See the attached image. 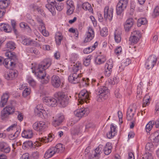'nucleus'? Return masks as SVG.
Masks as SVG:
<instances>
[{
  "instance_id": "nucleus-52",
  "label": "nucleus",
  "mask_w": 159,
  "mask_h": 159,
  "mask_svg": "<svg viewBox=\"0 0 159 159\" xmlns=\"http://www.w3.org/2000/svg\"><path fill=\"white\" fill-rule=\"evenodd\" d=\"M45 112V111L43 110V111L38 109H34V112L36 116H40L42 115H43Z\"/></svg>"
},
{
  "instance_id": "nucleus-39",
  "label": "nucleus",
  "mask_w": 159,
  "mask_h": 159,
  "mask_svg": "<svg viewBox=\"0 0 159 159\" xmlns=\"http://www.w3.org/2000/svg\"><path fill=\"white\" fill-rule=\"evenodd\" d=\"M16 131L15 133L14 134H11L9 135V137L11 139H14L18 136L20 131V129L19 127H18L16 128Z\"/></svg>"
},
{
  "instance_id": "nucleus-1",
  "label": "nucleus",
  "mask_w": 159,
  "mask_h": 159,
  "mask_svg": "<svg viewBox=\"0 0 159 159\" xmlns=\"http://www.w3.org/2000/svg\"><path fill=\"white\" fill-rule=\"evenodd\" d=\"M51 62L50 59H44L39 65L36 71L33 69V67L31 68L32 72L34 73L38 78L41 79V82L42 84H47L49 81V77L46 75L45 70L50 66Z\"/></svg>"
},
{
  "instance_id": "nucleus-18",
  "label": "nucleus",
  "mask_w": 159,
  "mask_h": 159,
  "mask_svg": "<svg viewBox=\"0 0 159 159\" xmlns=\"http://www.w3.org/2000/svg\"><path fill=\"white\" fill-rule=\"evenodd\" d=\"M51 83L54 88H59L61 84V81L59 77L57 75L52 76L51 78Z\"/></svg>"
},
{
  "instance_id": "nucleus-10",
  "label": "nucleus",
  "mask_w": 159,
  "mask_h": 159,
  "mask_svg": "<svg viewBox=\"0 0 159 159\" xmlns=\"http://www.w3.org/2000/svg\"><path fill=\"white\" fill-rule=\"evenodd\" d=\"M157 60V58L154 55L149 56L145 64L146 68L148 70L152 69L156 63Z\"/></svg>"
},
{
  "instance_id": "nucleus-51",
  "label": "nucleus",
  "mask_w": 159,
  "mask_h": 159,
  "mask_svg": "<svg viewBox=\"0 0 159 159\" xmlns=\"http://www.w3.org/2000/svg\"><path fill=\"white\" fill-rule=\"evenodd\" d=\"M159 15V7L157 6L154 8L153 10V13L152 14V16L154 17L156 16Z\"/></svg>"
},
{
  "instance_id": "nucleus-46",
  "label": "nucleus",
  "mask_w": 159,
  "mask_h": 159,
  "mask_svg": "<svg viewBox=\"0 0 159 159\" xmlns=\"http://www.w3.org/2000/svg\"><path fill=\"white\" fill-rule=\"evenodd\" d=\"M131 34L134 35L136 38L137 37V38L139 39L141 38L142 36L141 33L138 30H134L131 33Z\"/></svg>"
},
{
  "instance_id": "nucleus-54",
  "label": "nucleus",
  "mask_w": 159,
  "mask_h": 159,
  "mask_svg": "<svg viewBox=\"0 0 159 159\" xmlns=\"http://www.w3.org/2000/svg\"><path fill=\"white\" fill-rule=\"evenodd\" d=\"M30 89L28 88H25L22 93V95L23 97H25L29 95L30 93Z\"/></svg>"
},
{
  "instance_id": "nucleus-2",
  "label": "nucleus",
  "mask_w": 159,
  "mask_h": 159,
  "mask_svg": "<svg viewBox=\"0 0 159 159\" xmlns=\"http://www.w3.org/2000/svg\"><path fill=\"white\" fill-rule=\"evenodd\" d=\"M81 65L77 64L73 62V64L71 65L70 68L74 72V73L70 75L68 77V80L69 82L71 83L76 84L78 83H82L83 85H88V82L89 81L88 78H81V75L77 74V72L80 68Z\"/></svg>"
},
{
  "instance_id": "nucleus-4",
  "label": "nucleus",
  "mask_w": 159,
  "mask_h": 159,
  "mask_svg": "<svg viewBox=\"0 0 159 159\" xmlns=\"http://www.w3.org/2000/svg\"><path fill=\"white\" fill-rule=\"evenodd\" d=\"M64 149V148L62 144H58L55 147H51L48 149L45 152L44 157L46 159L49 158L53 156L56 153L61 152Z\"/></svg>"
},
{
  "instance_id": "nucleus-13",
  "label": "nucleus",
  "mask_w": 159,
  "mask_h": 159,
  "mask_svg": "<svg viewBox=\"0 0 159 159\" xmlns=\"http://www.w3.org/2000/svg\"><path fill=\"white\" fill-rule=\"evenodd\" d=\"M48 3L45 5V7L50 11L52 15H55L56 13L55 11V4L57 3L56 0H47Z\"/></svg>"
},
{
  "instance_id": "nucleus-33",
  "label": "nucleus",
  "mask_w": 159,
  "mask_h": 159,
  "mask_svg": "<svg viewBox=\"0 0 159 159\" xmlns=\"http://www.w3.org/2000/svg\"><path fill=\"white\" fill-rule=\"evenodd\" d=\"M151 139L153 142L159 143V134L156 132L153 134L151 135L150 136Z\"/></svg>"
},
{
  "instance_id": "nucleus-48",
  "label": "nucleus",
  "mask_w": 159,
  "mask_h": 159,
  "mask_svg": "<svg viewBox=\"0 0 159 159\" xmlns=\"http://www.w3.org/2000/svg\"><path fill=\"white\" fill-rule=\"evenodd\" d=\"M108 30L106 27H104L100 30V34L102 36H106L108 34Z\"/></svg>"
},
{
  "instance_id": "nucleus-44",
  "label": "nucleus",
  "mask_w": 159,
  "mask_h": 159,
  "mask_svg": "<svg viewBox=\"0 0 159 159\" xmlns=\"http://www.w3.org/2000/svg\"><path fill=\"white\" fill-rule=\"evenodd\" d=\"M135 37L134 35H132L131 34V36L129 38V41L131 43V44L132 45H134L138 43L139 40V39Z\"/></svg>"
},
{
  "instance_id": "nucleus-24",
  "label": "nucleus",
  "mask_w": 159,
  "mask_h": 159,
  "mask_svg": "<svg viewBox=\"0 0 159 159\" xmlns=\"http://www.w3.org/2000/svg\"><path fill=\"white\" fill-rule=\"evenodd\" d=\"M15 103V101H12L11 102L10 105H8L4 108L10 115L14 112L15 110L14 106H15L14 104Z\"/></svg>"
},
{
  "instance_id": "nucleus-36",
  "label": "nucleus",
  "mask_w": 159,
  "mask_h": 159,
  "mask_svg": "<svg viewBox=\"0 0 159 159\" xmlns=\"http://www.w3.org/2000/svg\"><path fill=\"white\" fill-rule=\"evenodd\" d=\"M8 71L10 74L11 80L14 79L17 77L18 72L16 70L14 69H10Z\"/></svg>"
},
{
  "instance_id": "nucleus-37",
  "label": "nucleus",
  "mask_w": 159,
  "mask_h": 159,
  "mask_svg": "<svg viewBox=\"0 0 159 159\" xmlns=\"http://www.w3.org/2000/svg\"><path fill=\"white\" fill-rule=\"evenodd\" d=\"M150 98L148 95H146L144 97L142 104L143 107H145L150 103Z\"/></svg>"
},
{
  "instance_id": "nucleus-58",
  "label": "nucleus",
  "mask_w": 159,
  "mask_h": 159,
  "mask_svg": "<svg viewBox=\"0 0 159 159\" xmlns=\"http://www.w3.org/2000/svg\"><path fill=\"white\" fill-rule=\"evenodd\" d=\"M122 51V48L121 47H117L115 50V53L117 56L119 55Z\"/></svg>"
},
{
  "instance_id": "nucleus-40",
  "label": "nucleus",
  "mask_w": 159,
  "mask_h": 159,
  "mask_svg": "<svg viewBox=\"0 0 159 159\" xmlns=\"http://www.w3.org/2000/svg\"><path fill=\"white\" fill-rule=\"evenodd\" d=\"M114 36L115 41L116 43H119L121 41V37L120 33L116 30L115 32Z\"/></svg>"
},
{
  "instance_id": "nucleus-19",
  "label": "nucleus",
  "mask_w": 159,
  "mask_h": 159,
  "mask_svg": "<svg viewBox=\"0 0 159 159\" xmlns=\"http://www.w3.org/2000/svg\"><path fill=\"white\" fill-rule=\"evenodd\" d=\"M86 37L84 40V43L90 41L94 37V32L92 27H89L88 32L86 34Z\"/></svg>"
},
{
  "instance_id": "nucleus-45",
  "label": "nucleus",
  "mask_w": 159,
  "mask_h": 159,
  "mask_svg": "<svg viewBox=\"0 0 159 159\" xmlns=\"http://www.w3.org/2000/svg\"><path fill=\"white\" fill-rule=\"evenodd\" d=\"M154 124H155V122L154 121H150L149 122L146 126V129L147 132L151 130Z\"/></svg>"
},
{
  "instance_id": "nucleus-5",
  "label": "nucleus",
  "mask_w": 159,
  "mask_h": 159,
  "mask_svg": "<svg viewBox=\"0 0 159 159\" xmlns=\"http://www.w3.org/2000/svg\"><path fill=\"white\" fill-rule=\"evenodd\" d=\"M55 97L57 99L58 103L62 107H66L69 103V98L63 92H58L54 94Z\"/></svg>"
},
{
  "instance_id": "nucleus-25",
  "label": "nucleus",
  "mask_w": 159,
  "mask_h": 159,
  "mask_svg": "<svg viewBox=\"0 0 159 159\" xmlns=\"http://www.w3.org/2000/svg\"><path fill=\"white\" fill-rule=\"evenodd\" d=\"M9 95L8 93H5L3 94L1 98L0 103V106L1 107H3L6 104Z\"/></svg>"
},
{
  "instance_id": "nucleus-16",
  "label": "nucleus",
  "mask_w": 159,
  "mask_h": 159,
  "mask_svg": "<svg viewBox=\"0 0 159 159\" xmlns=\"http://www.w3.org/2000/svg\"><path fill=\"white\" fill-rule=\"evenodd\" d=\"M113 66V62L111 59L107 61L105 65V74L106 76H109L112 71V68Z\"/></svg>"
},
{
  "instance_id": "nucleus-56",
  "label": "nucleus",
  "mask_w": 159,
  "mask_h": 159,
  "mask_svg": "<svg viewBox=\"0 0 159 159\" xmlns=\"http://www.w3.org/2000/svg\"><path fill=\"white\" fill-rule=\"evenodd\" d=\"M55 7L56 9L59 11H61L63 7V6L62 5H61V4H58L57 2L55 4Z\"/></svg>"
},
{
  "instance_id": "nucleus-22",
  "label": "nucleus",
  "mask_w": 159,
  "mask_h": 159,
  "mask_svg": "<svg viewBox=\"0 0 159 159\" xmlns=\"http://www.w3.org/2000/svg\"><path fill=\"white\" fill-rule=\"evenodd\" d=\"M0 150L5 153H7L10 151V148L8 145L6 143H0Z\"/></svg>"
},
{
  "instance_id": "nucleus-7",
  "label": "nucleus",
  "mask_w": 159,
  "mask_h": 159,
  "mask_svg": "<svg viewBox=\"0 0 159 159\" xmlns=\"http://www.w3.org/2000/svg\"><path fill=\"white\" fill-rule=\"evenodd\" d=\"M79 102L82 104L84 102L86 103L89 102L90 99L89 93L85 89L81 91L78 94Z\"/></svg>"
},
{
  "instance_id": "nucleus-38",
  "label": "nucleus",
  "mask_w": 159,
  "mask_h": 159,
  "mask_svg": "<svg viewBox=\"0 0 159 159\" xmlns=\"http://www.w3.org/2000/svg\"><path fill=\"white\" fill-rule=\"evenodd\" d=\"M147 23L146 18H142L139 19L137 22V25L138 27H140L142 25H145Z\"/></svg>"
},
{
  "instance_id": "nucleus-62",
  "label": "nucleus",
  "mask_w": 159,
  "mask_h": 159,
  "mask_svg": "<svg viewBox=\"0 0 159 159\" xmlns=\"http://www.w3.org/2000/svg\"><path fill=\"white\" fill-rule=\"evenodd\" d=\"M4 77L5 79L7 80H11L10 76V74L9 71H7L5 72L4 74Z\"/></svg>"
},
{
  "instance_id": "nucleus-57",
  "label": "nucleus",
  "mask_w": 159,
  "mask_h": 159,
  "mask_svg": "<svg viewBox=\"0 0 159 159\" xmlns=\"http://www.w3.org/2000/svg\"><path fill=\"white\" fill-rule=\"evenodd\" d=\"M67 8L75 7L73 2L71 0H68L66 2Z\"/></svg>"
},
{
  "instance_id": "nucleus-17",
  "label": "nucleus",
  "mask_w": 159,
  "mask_h": 159,
  "mask_svg": "<svg viewBox=\"0 0 159 159\" xmlns=\"http://www.w3.org/2000/svg\"><path fill=\"white\" fill-rule=\"evenodd\" d=\"M134 23V21L132 18L128 19L124 24V29L126 32L130 31Z\"/></svg>"
},
{
  "instance_id": "nucleus-34",
  "label": "nucleus",
  "mask_w": 159,
  "mask_h": 159,
  "mask_svg": "<svg viewBox=\"0 0 159 159\" xmlns=\"http://www.w3.org/2000/svg\"><path fill=\"white\" fill-rule=\"evenodd\" d=\"M63 39V36L61 33L58 32L57 33L55 36V41L57 44L58 45L61 44V41Z\"/></svg>"
},
{
  "instance_id": "nucleus-15",
  "label": "nucleus",
  "mask_w": 159,
  "mask_h": 159,
  "mask_svg": "<svg viewBox=\"0 0 159 159\" xmlns=\"http://www.w3.org/2000/svg\"><path fill=\"white\" fill-rule=\"evenodd\" d=\"M53 121L52 122L53 125L55 127L60 125L63 121L64 117L61 114H58L56 116L53 117Z\"/></svg>"
},
{
  "instance_id": "nucleus-43",
  "label": "nucleus",
  "mask_w": 159,
  "mask_h": 159,
  "mask_svg": "<svg viewBox=\"0 0 159 159\" xmlns=\"http://www.w3.org/2000/svg\"><path fill=\"white\" fill-rule=\"evenodd\" d=\"M7 47L8 50H13L16 48V44L14 42L10 41L7 43Z\"/></svg>"
},
{
  "instance_id": "nucleus-31",
  "label": "nucleus",
  "mask_w": 159,
  "mask_h": 159,
  "mask_svg": "<svg viewBox=\"0 0 159 159\" xmlns=\"http://www.w3.org/2000/svg\"><path fill=\"white\" fill-rule=\"evenodd\" d=\"M134 113L133 112V109L131 108L128 110L126 113V118L128 120H130L133 119Z\"/></svg>"
},
{
  "instance_id": "nucleus-53",
  "label": "nucleus",
  "mask_w": 159,
  "mask_h": 159,
  "mask_svg": "<svg viewBox=\"0 0 159 159\" xmlns=\"http://www.w3.org/2000/svg\"><path fill=\"white\" fill-rule=\"evenodd\" d=\"M80 129L79 126L75 128H73L72 129L71 133L73 134H78L80 132Z\"/></svg>"
},
{
  "instance_id": "nucleus-49",
  "label": "nucleus",
  "mask_w": 159,
  "mask_h": 159,
  "mask_svg": "<svg viewBox=\"0 0 159 159\" xmlns=\"http://www.w3.org/2000/svg\"><path fill=\"white\" fill-rule=\"evenodd\" d=\"M27 80L28 83L32 87H34L36 85V82L33 78L29 77L28 79Z\"/></svg>"
},
{
  "instance_id": "nucleus-28",
  "label": "nucleus",
  "mask_w": 159,
  "mask_h": 159,
  "mask_svg": "<svg viewBox=\"0 0 159 159\" xmlns=\"http://www.w3.org/2000/svg\"><path fill=\"white\" fill-rule=\"evenodd\" d=\"M112 148L111 144L109 143H107L103 149L104 154L106 155H109L111 152Z\"/></svg>"
},
{
  "instance_id": "nucleus-30",
  "label": "nucleus",
  "mask_w": 159,
  "mask_h": 159,
  "mask_svg": "<svg viewBox=\"0 0 159 159\" xmlns=\"http://www.w3.org/2000/svg\"><path fill=\"white\" fill-rule=\"evenodd\" d=\"M82 8L84 10L88 11L89 12H92L93 11L91 5L87 2H84L83 4Z\"/></svg>"
},
{
  "instance_id": "nucleus-61",
  "label": "nucleus",
  "mask_w": 159,
  "mask_h": 159,
  "mask_svg": "<svg viewBox=\"0 0 159 159\" xmlns=\"http://www.w3.org/2000/svg\"><path fill=\"white\" fill-rule=\"evenodd\" d=\"M153 145L151 143H148L146 146V148L149 150H152V148H153Z\"/></svg>"
},
{
  "instance_id": "nucleus-50",
  "label": "nucleus",
  "mask_w": 159,
  "mask_h": 159,
  "mask_svg": "<svg viewBox=\"0 0 159 159\" xmlns=\"http://www.w3.org/2000/svg\"><path fill=\"white\" fill-rule=\"evenodd\" d=\"M91 56H89L84 60V64L86 66H89L90 62Z\"/></svg>"
},
{
  "instance_id": "nucleus-20",
  "label": "nucleus",
  "mask_w": 159,
  "mask_h": 159,
  "mask_svg": "<svg viewBox=\"0 0 159 159\" xmlns=\"http://www.w3.org/2000/svg\"><path fill=\"white\" fill-rule=\"evenodd\" d=\"M103 147L102 145H99V146L95 149V154L93 155V157L91 158L90 159H98L99 155L102 152Z\"/></svg>"
},
{
  "instance_id": "nucleus-64",
  "label": "nucleus",
  "mask_w": 159,
  "mask_h": 159,
  "mask_svg": "<svg viewBox=\"0 0 159 159\" xmlns=\"http://www.w3.org/2000/svg\"><path fill=\"white\" fill-rule=\"evenodd\" d=\"M37 38H38L36 39V40H37L39 42H44L45 39L43 37L39 35L37 37Z\"/></svg>"
},
{
  "instance_id": "nucleus-63",
  "label": "nucleus",
  "mask_w": 159,
  "mask_h": 159,
  "mask_svg": "<svg viewBox=\"0 0 159 159\" xmlns=\"http://www.w3.org/2000/svg\"><path fill=\"white\" fill-rule=\"evenodd\" d=\"M3 31L6 32H10L11 31V28L9 25L7 24V25H6V27H5V28L4 29Z\"/></svg>"
},
{
  "instance_id": "nucleus-9",
  "label": "nucleus",
  "mask_w": 159,
  "mask_h": 159,
  "mask_svg": "<svg viewBox=\"0 0 159 159\" xmlns=\"http://www.w3.org/2000/svg\"><path fill=\"white\" fill-rule=\"evenodd\" d=\"M34 130L40 132H44L48 127L47 124L43 121H39L34 123L33 125Z\"/></svg>"
},
{
  "instance_id": "nucleus-8",
  "label": "nucleus",
  "mask_w": 159,
  "mask_h": 159,
  "mask_svg": "<svg viewBox=\"0 0 159 159\" xmlns=\"http://www.w3.org/2000/svg\"><path fill=\"white\" fill-rule=\"evenodd\" d=\"M128 3V0H120L116 7V12L117 15H120L126 8Z\"/></svg>"
},
{
  "instance_id": "nucleus-42",
  "label": "nucleus",
  "mask_w": 159,
  "mask_h": 159,
  "mask_svg": "<svg viewBox=\"0 0 159 159\" xmlns=\"http://www.w3.org/2000/svg\"><path fill=\"white\" fill-rule=\"evenodd\" d=\"M142 85L143 83L142 82H140L138 86L137 89V97H138L139 98L141 97V95L142 93Z\"/></svg>"
},
{
  "instance_id": "nucleus-6",
  "label": "nucleus",
  "mask_w": 159,
  "mask_h": 159,
  "mask_svg": "<svg viewBox=\"0 0 159 159\" xmlns=\"http://www.w3.org/2000/svg\"><path fill=\"white\" fill-rule=\"evenodd\" d=\"M96 92V93L98 95L97 100L99 102H101L107 98L108 94L109 93V90L107 87L102 86Z\"/></svg>"
},
{
  "instance_id": "nucleus-26",
  "label": "nucleus",
  "mask_w": 159,
  "mask_h": 159,
  "mask_svg": "<svg viewBox=\"0 0 159 159\" xmlns=\"http://www.w3.org/2000/svg\"><path fill=\"white\" fill-rule=\"evenodd\" d=\"M98 44V42H96L92 46H90L84 49L83 50L85 54H88L91 52L95 49Z\"/></svg>"
},
{
  "instance_id": "nucleus-12",
  "label": "nucleus",
  "mask_w": 159,
  "mask_h": 159,
  "mask_svg": "<svg viewBox=\"0 0 159 159\" xmlns=\"http://www.w3.org/2000/svg\"><path fill=\"white\" fill-rule=\"evenodd\" d=\"M43 101L47 105L52 107H55L57 105V101L54 98L51 97H45L43 98Z\"/></svg>"
},
{
  "instance_id": "nucleus-60",
  "label": "nucleus",
  "mask_w": 159,
  "mask_h": 159,
  "mask_svg": "<svg viewBox=\"0 0 159 159\" xmlns=\"http://www.w3.org/2000/svg\"><path fill=\"white\" fill-rule=\"evenodd\" d=\"M95 127V125L92 123H89L85 126V129H88L90 128H93Z\"/></svg>"
},
{
  "instance_id": "nucleus-59",
  "label": "nucleus",
  "mask_w": 159,
  "mask_h": 159,
  "mask_svg": "<svg viewBox=\"0 0 159 159\" xmlns=\"http://www.w3.org/2000/svg\"><path fill=\"white\" fill-rule=\"evenodd\" d=\"M67 8L68 10L67 11L66 13L68 15H70L73 13L75 9V7H71V8Z\"/></svg>"
},
{
  "instance_id": "nucleus-32",
  "label": "nucleus",
  "mask_w": 159,
  "mask_h": 159,
  "mask_svg": "<svg viewBox=\"0 0 159 159\" xmlns=\"http://www.w3.org/2000/svg\"><path fill=\"white\" fill-rule=\"evenodd\" d=\"M106 57L104 56L98 57L95 59V61L97 65H100L104 63L106 61Z\"/></svg>"
},
{
  "instance_id": "nucleus-41",
  "label": "nucleus",
  "mask_w": 159,
  "mask_h": 159,
  "mask_svg": "<svg viewBox=\"0 0 159 159\" xmlns=\"http://www.w3.org/2000/svg\"><path fill=\"white\" fill-rule=\"evenodd\" d=\"M22 39L21 43L26 45H29L33 42V40L30 39L25 38L24 37Z\"/></svg>"
},
{
  "instance_id": "nucleus-55",
  "label": "nucleus",
  "mask_w": 159,
  "mask_h": 159,
  "mask_svg": "<svg viewBox=\"0 0 159 159\" xmlns=\"http://www.w3.org/2000/svg\"><path fill=\"white\" fill-rule=\"evenodd\" d=\"M143 158V159H152L153 157L151 153H147L144 155Z\"/></svg>"
},
{
  "instance_id": "nucleus-29",
  "label": "nucleus",
  "mask_w": 159,
  "mask_h": 159,
  "mask_svg": "<svg viewBox=\"0 0 159 159\" xmlns=\"http://www.w3.org/2000/svg\"><path fill=\"white\" fill-rule=\"evenodd\" d=\"M9 0H2L0 1V9L5 10L10 4Z\"/></svg>"
},
{
  "instance_id": "nucleus-14",
  "label": "nucleus",
  "mask_w": 159,
  "mask_h": 159,
  "mask_svg": "<svg viewBox=\"0 0 159 159\" xmlns=\"http://www.w3.org/2000/svg\"><path fill=\"white\" fill-rule=\"evenodd\" d=\"M89 112V109L88 108H82L75 111L74 114L76 117L81 118L84 116L87 115Z\"/></svg>"
},
{
  "instance_id": "nucleus-35",
  "label": "nucleus",
  "mask_w": 159,
  "mask_h": 159,
  "mask_svg": "<svg viewBox=\"0 0 159 159\" xmlns=\"http://www.w3.org/2000/svg\"><path fill=\"white\" fill-rule=\"evenodd\" d=\"M131 62V61L130 59H126L125 61H124L123 62H122L121 66H119L120 71H121L123 70L124 67L129 65L130 63Z\"/></svg>"
},
{
  "instance_id": "nucleus-47",
  "label": "nucleus",
  "mask_w": 159,
  "mask_h": 159,
  "mask_svg": "<svg viewBox=\"0 0 159 159\" xmlns=\"http://www.w3.org/2000/svg\"><path fill=\"white\" fill-rule=\"evenodd\" d=\"M10 115L4 108L1 111V117L2 119H4Z\"/></svg>"
},
{
  "instance_id": "nucleus-23",
  "label": "nucleus",
  "mask_w": 159,
  "mask_h": 159,
  "mask_svg": "<svg viewBox=\"0 0 159 159\" xmlns=\"http://www.w3.org/2000/svg\"><path fill=\"white\" fill-rule=\"evenodd\" d=\"M54 135L49 134L47 137H45L42 138H40L38 139L39 141L42 143H48L51 142L54 137Z\"/></svg>"
},
{
  "instance_id": "nucleus-11",
  "label": "nucleus",
  "mask_w": 159,
  "mask_h": 159,
  "mask_svg": "<svg viewBox=\"0 0 159 159\" xmlns=\"http://www.w3.org/2000/svg\"><path fill=\"white\" fill-rule=\"evenodd\" d=\"M113 9L112 8H109L108 6H106L104 9V17L106 20L108 19L111 21L113 17Z\"/></svg>"
},
{
  "instance_id": "nucleus-21",
  "label": "nucleus",
  "mask_w": 159,
  "mask_h": 159,
  "mask_svg": "<svg viewBox=\"0 0 159 159\" xmlns=\"http://www.w3.org/2000/svg\"><path fill=\"white\" fill-rule=\"evenodd\" d=\"M116 128L113 124H111L110 127V131L107 134V137L109 139L112 138L116 133Z\"/></svg>"
},
{
  "instance_id": "nucleus-27",
  "label": "nucleus",
  "mask_w": 159,
  "mask_h": 159,
  "mask_svg": "<svg viewBox=\"0 0 159 159\" xmlns=\"http://www.w3.org/2000/svg\"><path fill=\"white\" fill-rule=\"evenodd\" d=\"M33 133L31 130H25L22 133V136L26 138L30 139L33 136Z\"/></svg>"
},
{
  "instance_id": "nucleus-3",
  "label": "nucleus",
  "mask_w": 159,
  "mask_h": 159,
  "mask_svg": "<svg viewBox=\"0 0 159 159\" xmlns=\"http://www.w3.org/2000/svg\"><path fill=\"white\" fill-rule=\"evenodd\" d=\"M5 55L8 57L5 59L3 63L5 67L7 68L14 67L17 61L16 56L14 52H6Z\"/></svg>"
}]
</instances>
